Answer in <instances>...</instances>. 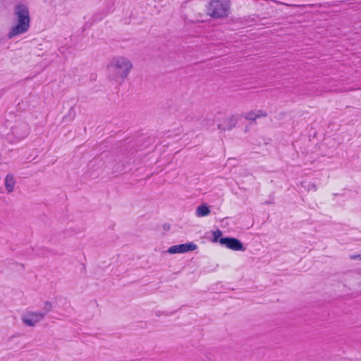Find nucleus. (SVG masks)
I'll use <instances>...</instances> for the list:
<instances>
[{
    "mask_svg": "<svg viewBox=\"0 0 361 361\" xmlns=\"http://www.w3.org/2000/svg\"><path fill=\"white\" fill-rule=\"evenodd\" d=\"M132 62L124 56L113 58L107 66L108 77L116 83L122 84L133 69Z\"/></svg>",
    "mask_w": 361,
    "mask_h": 361,
    "instance_id": "f257e3e1",
    "label": "nucleus"
},
{
    "mask_svg": "<svg viewBox=\"0 0 361 361\" xmlns=\"http://www.w3.org/2000/svg\"><path fill=\"white\" fill-rule=\"evenodd\" d=\"M197 248V245L192 242L171 246L167 252L170 254L185 253L193 251Z\"/></svg>",
    "mask_w": 361,
    "mask_h": 361,
    "instance_id": "423d86ee",
    "label": "nucleus"
},
{
    "mask_svg": "<svg viewBox=\"0 0 361 361\" xmlns=\"http://www.w3.org/2000/svg\"><path fill=\"white\" fill-rule=\"evenodd\" d=\"M16 185V180L13 174L8 173L5 178L4 185L8 193H11Z\"/></svg>",
    "mask_w": 361,
    "mask_h": 361,
    "instance_id": "1a4fd4ad",
    "label": "nucleus"
},
{
    "mask_svg": "<svg viewBox=\"0 0 361 361\" xmlns=\"http://www.w3.org/2000/svg\"><path fill=\"white\" fill-rule=\"evenodd\" d=\"M275 3L276 4H284L286 6H300L299 5H293V4H284V3H282V2H280L279 1H274Z\"/></svg>",
    "mask_w": 361,
    "mask_h": 361,
    "instance_id": "2eb2a0df",
    "label": "nucleus"
},
{
    "mask_svg": "<svg viewBox=\"0 0 361 361\" xmlns=\"http://www.w3.org/2000/svg\"><path fill=\"white\" fill-rule=\"evenodd\" d=\"M267 116V113H265L261 110H259L257 111H250V112L245 113L243 115V117L247 120L254 121L258 118L266 117Z\"/></svg>",
    "mask_w": 361,
    "mask_h": 361,
    "instance_id": "9d476101",
    "label": "nucleus"
},
{
    "mask_svg": "<svg viewBox=\"0 0 361 361\" xmlns=\"http://www.w3.org/2000/svg\"><path fill=\"white\" fill-rule=\"evenodd\" d=\"M52 310V305L50 302L49 301H47L45 303H44V306L43 307V310L42 312H39V314H44V318L45 317V316L51 311Z\"/></svg>",
    "mask_w": 361,
    "mask_h": 361,
    "instance_id": "f8f14e48",
    "label": "nucleus"
},
{
    "mask_svg": "<svg viewBox=\"0 0 361 361\" xmlns=\"http://www.w3.org/2000/svg\"><path fill=\"white\" fill-rule=\"evenodd\" d=\"M350 258L351 259H359V260H361V255H350Z\"/></svg>",
    "mask_w": 361,
    "mask_h": 361,
    "instance_id": "4468645a",
    "label": "nucleus"
},
{
    "mask_svg": "<svg viewBox=\"0 0 361 361\" xmlns=\"http://www.w3.org/2000/svg\"><path fill=\"white\" fill-rule=\"evenodd\" d=\"M14 16L17 24L9 31L8 34L9 39L26 32L30 28V18L27 6L21 4L16 5L14 8Z\"/></svg>",
    "mask_w": 361,
    "mask_h": 361,
    "instance_id": "f03ea898",
    "label": "nucleus"
},
{
    "mask_svg": "<svg viewBox=\"0 0 361 361\" xmlns=\"http://www.w3.org/2000/svg\"><path fill=\"white\" fill-rule=\"evenodd\" d=\"M237 122L238 118L233 115L224 119L222 123L219 124L218 128L222 131L230 130L235 126Z\"/></svg>",
    "mask_w": 361,
    "mask_h": 361,
    "instance_id": "6e6552de",
    "label": "nucleus"
},
{
    "mask_svg": "<svg viewBox=\"0 0 361 361\" xmlns=\"http://www.w3.org/2000/svg\"><path fill=\"white\" fill-rule=\"evenodd\" d=\"M230 0H210L205 6L206 13L212 18H225L231 13Z\"/></svg>",
    "mask_w": 361,
    "mask_h": 361,
    "instance_id": "7ed1b4c3",
    "label": "nucleus"
},
{
    "mask_svg": "<svg viewBox=\"0 0 361 361\" xmlns=\"http://www.w3.org/2000/svg\"><path fill=\"white\" fill-rule=\"evenodd\" d=\"M211 213L209 207L205 204H201L196 209V216L198 217L207 216Z\"/></svg>",
    "mask_w": 361,
    "mask_h": 361,
    "instance_id": "9b49d317",
    "label": "nucleus"
},
{
    "mask_svg": "<svg viewBox=\"0 0 361 361\" xmlns=\"http://www.w3.org/2000/svg\"><path fill=\"white\" fill-rule=\"evenodd\" d=\"M44 319V314L38 312H32L22 317L23 322L28 326H34L37 323Z\"/></svg>",
    "mask_w": 361,
    "mask_h": 361,
    "instance_id": "0eeeda50",
    "label": "nucleus"
},
{
    "mask_svg": "<svg viewBox=\"0 0 361 361\" xmlns=\"http://www.w3.org/2000/svg\"><path fill=\"white\" fill-rule=\"evenodd\" d=\"M11 131L18 140H23L28 135L30 128L27 123L18 122L11 128Z\"/></svg>",
    "mask_w": 361,
    "mask_h": 361,
    "instance_id": "39448f33",
    "label": "nucleus"
},
{
    "mask_svg": "<svg viewBox=\"0 0 361 361\" xmlns=\"http://www.w3.org/2000/svg\"><path fill=\"white\" fill-rule=\"evenodd\" d=\"M222 233L220 230H216V231L213 232V237H214V242H218L219 241V238L221 236Z\"/></svg>",
    "mask_w": 361,
    "mask_h": 361,
    "instance_id": "ddd939ff",
    "label": "nucleus"
},
{
    "mask_svg": "<svg viewBox=\"0 0 361 361\" xmlns=\"http://www.w3.org/2000/svg\"><path fill=\"white\" fill-rule=\"evenodd\" d=\"M221 245L226 246L227 248L235 251H245L243 243L235 238L226 237L219 239Z\"/></svg>",
    "mask_w": 361,
    "mask_h": 361,
    "instance_id": "20e7f679",
    "label": "nucleus"
}]
</instances>
